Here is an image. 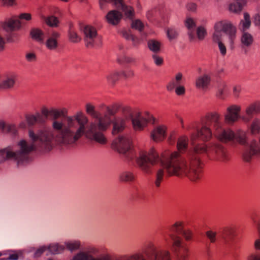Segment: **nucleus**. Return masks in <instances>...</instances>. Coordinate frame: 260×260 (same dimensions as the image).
I'll use <instances>...</instances> for the list:
<instances>
[{
	"label": "nucleus",
	"mask_w": 260,
	"mask_h": 260,
	"mask_svg": "<svg viewBox=\"0 0 260 260\" xmlns=\"http://www.w3.org/2000/svg\"><path fill=\"white\" fill-rule=\"evenodd\" d=\"M67 113L66 109H57L51 108V115L54 120L52 123V129L43 128L40 130L38 134L32 129L28 131V136L32 141L28 144L22 140L18 144L20 150L12 151L10 148L0 150V161L7 159H13L18 164L27 158V154L35 150V142H39L40 147L46 151L51 150L57 144L73 146L83 136L92 141L105 145L108 140L101 131L106 129L110 123V119L107 116L99 119V124L91 123L87 131L86 125L88 123V117L82 111L77 112L73 116H67L63 120L57 119Z\"/></svg>",
	"instance_id": "1"
},
{
	"label": "nucleus",
	"mask_w": 260,
	"mask_h": 260,
	"mask_svg": "<svg viewBox=\"0 0 260 260\" xmlns=\"http://www.w3.org/2000/svg\"><path fill=\"white\" fill-rule=\"evenodd\" d=\"M205 154L210 160L227 162L230 155L227 149L219 142L196 144L188 153L185 160L177 151L165 150L160 157L152 148L148 151H141L137 159V164L145 173H149L151 166L160 162L170 176L187 177L192 182L200 180L203 176V164L199 156Z\"/></svg>",
	"instance_id": "2"
},
{
	"label": "nucleus",
	"mask_w": 260,
	"mask_h": 260,
	"mask_svg": "<svg viewBox=\"0 0 260 260\" xmlns=\"http://www.w3.org/2000/svg\"><path fill=\"white\" fill-rule=\"evenodd\" d=\"M213 135L219 142L233 145H245L248 140L246 132L242 129L234 132L230 128H223L222 124L213 131Z\"/></svg>",
	"instance_id": "3"
},
{
	"label": "nucleus",
	"mask_w": 260,
	"mask_h": 260,
	"mask_svg": "<svg viewBox=\"0 0 260 260\" xmlns=\"http://www.w3.org/2000/svg\"><path fill=\"white\" fill-rule=\"evenodd\" d=\"M120 108V105L115 104L112 105L111 109H108V111L110 115H114ZM121 110L123 114L122 116L116 117L112 121V134L113 135H116L124 130L126 123L129 121L130 116H132V109L129 106H123L121 107Z\"/></svg>",
	"instance_id": "4"
},
{
	"label": "nucleus",
	"mask_w": 260,
	"mask_h": 260,
	"mask_svg": "<svg viewBox=\"0 0 260 260\" xmlns=\"http://www.w3.org/2000/svg\"><path fill=\"white\" fill-rule=\"evenodd\" d=\"M133 129L141 132L147 127L148 124H154L156 122V118L148 111L141 112L139 111L133 112L130 116Z\"/></svg>",
	"instance_id": "5"
},
{
	"label": "nucleus",
	"mask_w": 260,
	"mask_h": 260,
	"mask_svg": "<svg viewBox=\"0 0 260 260\" xmlns=\"http://www.w3.org/2000/svg\"><path fill=\"white\" fill-rule=\"evenodd\" d=\"M171 250L175 255L177 260H188L190 255L189 249L183 243L180 236L171 234Z\"/></svg>",
	"instance_id": "6"
},
{
	"label": "nucleus",
	"mask_w": 260,
	"mask_h": 260,
	"mask_svg": "<svg viewBox=\"0 0 260 260\" xmlns=\"http://www.w3.org/2000/svg\"><path fill=\"white\" fill-rule=\"evenodd\" d=\"M111 147L119 153L131 154V156L129 157L130 159H133L135 155V153L132 149V140L127 136L121 135L118 136L113 141Z\"/></svg>",
	"instance_id": "7"
},
{
	"label": "nucleus",
	"mask_w": 260,
	"mask_h": 260,
	"mask_svg": "<svg viewBox=\"0 0 260 260\" xmlns=\"http://www.w3.org/2000/svg\"><path fill=\"white\" fill-rule=\"evenodd\" d=\"M84 40L87 47L99 46L102 44V38L98 35L96 29L91 26L87 25L83 30Z\"/></svg>",
	"instance_id": "8"
},
{
	"label": "nucleus",
	"mask_w": 260,
	"mask_h": 260,
	"mask_svg": "<svg viewBox=\"0 0 260 260\" xmlns=\"http://www.w3.org/2000/svg\"><path fill=\"white\" fill-rule=\"evenodd\" d=\"M214 30L227 34L231 41V43L233 44L236 38L237 32L236 28L230 22L227 21H220L217 22L214 26Z\"/></svg>",
	"instance_id": "9"
},
{
	"label": "nucleus",
	"mask_w": 260,
	"mask_h": 260,
	"mask_svg": "<svg viewBox=\"0 0 260 260\" xmlns=\"http://www.w3.org/2000/svg\"><path fill=\"white\" fill-rule=\"evenodd\" d=\"M31 15L30 13H22L19 15L18 18L13 17L8 21H6L2 24V27L5 30L12 31L18 29L21 26V23L19 19H24L28 21L31 20Z\"/></svg>",
	"instance_id": "10"
},
{
	"label": "nucleus",
	"mask_w": 260,
	"mask_h": 260,
	"mask_svg": "<svg viewBox=\"0 0 260 260\" xmlns=\"http://www.w3.org/2000/svg\"><path fill=\"white\" fill-rule=\"evenodd\" d=\"M241 107L240 105H232L229 106L224 114V122L229 125L233 124L240 118Z\"/></svg>",
	"instance_id": "11"
},
{
	"label": "nucleus",
	"mask_w": 260,
	"mask_h": 260,
	"mask_svg": "<svg viewBox=\"0 0 260 260\" xmlns=\"http://www.w3.org/2000/svg\"><path fill=\"white\" fill-rule=\"evenodd\" d=\"M213 133L209 126L204 124L200 128L197 129L196 133H192L190 136V140L192 141L199 139L203 142H208L212 138Z\"/></svg>",
	"instance_id": "12"
},
{
	"label": "nucleus",
	"mask_w": 260,
	"mask_h": 260,
	"mask_svg": "<svg viewBox=\"0 0 260 260\" xmlns=\"http://www.w3.org/2000/svg\"><path fill=\"white\" fill-rule=\"evenodd\" d=\"M260 155V147L258 143L252 140L249 145V149L244 151L242 154V158L246 162L250 161L255 157Z\"/></svg>",
	"instance_id": "13"
},
{
	"label": "nucleus",
	"mask_w": 260,
	"mask_h": 260,
	"mask_svg": "<svg viewBox=\"0 0 260 260\" xmlns=\"http://www.w3.org/2000/svg\"><path fill=\"white\" fill-rule=\"evenodd\" d=\"M220 117V114L217 112H209L202 119V123L208 126L212 124L214 131L222 125Z\"/></svg>",
	"instance_id": "14"
},
{
	"label": "nucleus",
	"mask_w": 260,
	"mask_h": 260,
	"mask_svg": "<svg viewBox=\"0 0 260 260\" xmlns=\"http://www.w3.org/2000/svg\"><path fill=\"white\" fill-rule=\"evenodd\" d=\"M60 34L57 31H52L47 33L43 43H44L46 48L49 50H56L59 45V40L60 38Z\"/></svg>",
	"instance_id": "15"
},
{
	"label": "nucleus",
	"mask_w": 260,
	"mask_h": 260,
	"mask_svg": "<svg viewBox=\"0 0 260 260\" xmlns=\"http://www.w3.org/2000/svg\"><path fill=\"white\" fill-rule=\"evenodd\" d=\"M167 126L164 124L158 125L151 131L150 137L155 142L163 141L167 137Z\"/></svg>",
	"instance_id": "16"
},
{
	"label": "nucleus",
	"mask_w": 260,
	"mask_h": 260,
	"mask_svg": "<svg viewBox=\"0 0 260 260\" xmlns=\"http://www.w3.org/2000/svg\"><path fill=\"white\" fill-rule=\"evenodd\" d=\"M260 112V101H255L250 104L245 110V116L241 117L242 120L246 122H249L254 114Z\"/></svg>",
	"instance_id": "17"
},
{
	"label": "nucleus",
	"mask_w": 260,
	"mask_h": 260,
	"mask_svg": "<svg viewBox=\"0 0 260 260\" xmlns=\"http://www.w3.org/2000/svg\"><path fill=\"white\" fill-rule=\"evenodd\" d=\"M85 109H86V112L88 115H90V116H91L92 117H93L94 118H96L98 119V122H92V123H95L97 125L99 124V119L100 118H104L106 116H107L109 117V118L110 119V123H109V125H108V126L107 127V128H106V129L105 130V131H106L108 128V127H109V126L110 125V124L111 123V119L110 115H109L108 114H105L103 116L98 117V114L95 111V107L93 105L90 104V103H87V104H86V105H85ZM91 123V122L90 123V124L88 125H86V131L88 129V127H89V125H90V124ZM86 124H87V123ZM101 132L104 134L103 132H104V131L101 130Z\"/></svg>",
	"instance_id": "18"
},
{
	"label": "nucleus",
	"mask_w": 260,
	"mask_h": 260,
	"mask_svg": "<svg viewBox=\"0 0 260 260\" xmlns=\"http://www.w3.org/2000/svg\"><path fill=\"white\" fill-rule=\"evenodd\" d=\"M158 251L155 244L151 241L146 243L142 249V253L148 258L152 256L155 257L156 253H157Z\"/></svg>",
	"instance_id": "19"
},
{
	"label": "nucleus",
	"mask_w": 260,
	"mask_h": 260,
	"mask_svg": "<svg viewBox=\"0 0 260 260\" xmlns=\"http://www.w3.org/2000/svg\"><path fill=\"white\" fill-rule=\"evenodd\" d=\"M17 80V75L14 73L8 74L5 79L0 84V87L3 89H10L14 86Z\"/></svg>",
	"instance_id": "20"
},
{
	"label": "nucleus",
	"mask_w": 260,
	"mask_h": 260,
	"mask_svg": "<svg viewBox=\"0 0 260 260\" xmlns=\"http://www.w3.org/2000/svg\"><path fill=\"white\" fill-rule=\"evenodd\" d=\"M185 223L183 221L178 220L175 223L172 224L169 229V234H168V237L171 240L170 235L171 234L176 235L179 236L181 234L183 230L184 229Z\"/></svg>",
	"instance_id": "21"
},
{
	"label": "nucleus",
	"mask_w": 260,
	"mask_h": 260,
	"mask_svg": "<svg viewBox=\"0 0 260 260\" xmlns=\"http://www.w3.org/2000/svg\"><path fill=\"white\" fill-rule=\"evenodd\" d=\"M113 2L114 4L117 7H121V9L124 12L125 16L130 19H132L134 16V10L132 7L129 6H125L123 4V0H110Z\"/></svg>",
	"instance_id": "22"
},
{
	"label": "nucleus",
	"mask_w": 260,
	"mask_h": 260,
	"mask_svg": "<svg viewBox=\"0 0 260 260\" xmlns=\"http://www.w3.org/2000/svg\"><path fill=\"white\" fill-rule=\"evenodd\" d=\"M182 78L183 76L181 73H177L175 77L172 79L167 84L166 86L167 90L170 92L174 91V89L183 83Z\"/></svg>",
	"instance_id": "23"
},
{
	"label": "nucleus",
	"mask_w": 260,
	"mask_h": 260,
	"mask_svg": "<svg viewBox=\"0 0 260 260\" xmlns=\"http://www.w3.org/2000/svg\"><path fill=\"white\" fill-rule=\"evenodd\" d=\"M25 118L29 126H33L37 123H42L44 122L42 115L38 112L36 114H27L25 115Z\"/></svg>",
	"instance_id": "24"
},
{
	"label": "nucleus",
	"mask_w": 260,
	"mask_h": 260,
	"mask_svg": "<svg viewBox=\"0 0 260 260\" xmlns=\"http://www.w3.org/2000/svg\"><path fill=\"white\" fill-rule=\"evenodd\" d=\"M122 18V14L116 10H112L108 12L106 15L108 22L112 25L117 24Z\"/></svg>",
	"instance_id": "25"
},
{
	"label": "nucleus",
	"mask_w": 260,
	"mask_h": 260,
	"mask_svg": "<svg viewBox=\"0 0 260 260\" xmlns=\"http://www.w3.org/2000/svg\"><path fill=\"white\" fill-rule=\"evenodd\" d=\"M210 78L208 75H203L197 78L196 82L198 88L206 89L208 88L210 83Z\"/></svg>",
	"instance_id": "26"
},
{
	"label": "nucleus",
	"mask_w": 260,
	"mask_h": 260,
	"mask_svg": "<svg viewBox=\"0 0 260 260\" xmlns=\"http://www.w3.org/2000/svg\"><path fill=\"white\" fill-rule=\"evenodd\" d=\"M188 137L185 136H182L180 137L177 141V148L178 151L181 155V153L184 152L186 151L188 147Z\"/></svg>",
	"instance_id": "27"
},
{
	"label": "nucleus",
	"mask_w": 260,
	"mask_h": 260,
	"mask_svg": "<svg viewBox=\"0 0 260 260\" xmlns=\"http://www.w3.org/2000/svg\"><path fill=\"white\" fill-rule=\"evenodd\" d=\"M47 34L38 28L32 29L30 31L31 38L38 42L43 43Z\"/></svg>",
	"instance_id": "28"
},
{
	"label": "nucleus",
	"mask_w": 260,
	"mask_h": 260,
	"mask_svg": "<svg viewBox=\"0 0 260 260\" xmlns=\"http://www.w3.org/2000/svg\"><path fill=\"white\" fill-rule=\"evenodd\" d=\"M0 130L3 133H11L13 134H16L17 129L14 125L6 124L3 121H0Z\"/></svg>",
	"instance_id": "29"
},
{
	"label": "nucleus",
	"mask_w": 260,
	"mask_h": 260,
	"mask_svg": "<svg viewBox=\"0 0 260 260\" xmlns=\"http://www.w3.org/2000/svg\"><path fill=\"white\" fill-rule=\"evenodd\" d=\"M121 78V73L117 71L112 72L106 77L108 83L112 85L115 84Z\"/></svg>",
	"instance_id": "30"
},
{
	"label": "nucleus",
	"mask_w": 260,
	"mask_h": 260,
	"mask_svg": "<svg viewBox=\"0 0 260 260\" xmlns=\"http://www.w3.org/2000/svg\"><path fill=\"white\" fill-rule=\"evenodd\" d=\"M251 25L250 16L247 13H244V20H242L239 25V29L244 31L248 29Z\"/></svg>",
	"instance_id": "31"
},
{
	"label": "nucleus",
	"mask_w": 260,
	"mask_h": 260,
	"mask_svg": "<svg viewBox=\"0 0 260 260\" xmlns=\"http://www.w3.org/2000/svg\"><path fill=\"white\" fill-rule=\"evenodd\" d=\"M47 250L48 252V253L47 254H56L62 252L64 249V247L58 244H53L47 247Z\"/></svg>",
	"instance_id": "32"
},
{
	"label": "nucleus",
	"mask_w": 260,
	"mask_h": 260,
	"mask_svg": "<svg viewBox=\"0 0 260 260\" xmlns=\"http://www.w3.org/2000/svg\"><path fill=\"white\" fill-rule=\"evenodd\" d=\"M147 45L149 49L154 52H158L161 48V43L155 40H150L147 42Z\"/></svg>",
	"instance_id": "33"
},
{
	"label": "nucleus",
	"mask_w": 260,
	"mask_h": 260,
	"mask_svg": "<svg viewBox=\"0 0 260 260\" xmlns=\"http://www.w3.org/2000/svg\"><path fill=\"white\" fill-rule=\"evenodd\" d=\"M165 176V171L163 169H159L156 172L155 176V180L154 181V185L155 187H159L160 186L161 183L164 181Z\"/></svg>",
	"instance_id": "34"
},
{
	"label": "nucleus",
	"mask_w": 260,
	"mask_h": 260,
	"mask_svg": "<svg viewBox=\"0 0 260 260\" xmlns=\"http://www.w3.org/2000/svg\"><path fill=\"white\" fill-rule=\"evenodd\" d=\"M253 41V37L248 32H244L241 37L242 44L246 46L251 45Z\"/></svg>",
	"instance_id": "35"
},
{
	"label": "nucleus",
	"mask_w": 260,
	"mask_h": 260,
	"mask_svg": "<svg viewBox=\"0 0 260 260\" xmlns=\"http://www.w3.org/2000/svg\"><path fill=\"white\" fill-rule=\"evenodd\" d=\"M250 132L252 134H258L260 132V119L255 118L250 126Z\"/></svg>",
	"instance_id": "36"
},
{
	"label": "nucleus",
	"mask_w": 260,
	"mask_h": 260,
	"mask_svg": "<svg viewBox=\"0 0 260 260\" xmlns=\"http://www.w3.org/2000/svg\"><path fill=\"white\" fill-rule=\"evenodd\" d=\"M181 235L184 240L187 242H191L194 240V234L192 230L190 229H184Z\"/></svg>",
	"instance_id": "37"
},
{
	"label": "nucleus",
	"mask_w": 260,
	"mask_h": 260,
	"mask_svg": "<svg viewBox=\"0 0 260 260\" xmlns=\"http://www.w3.org/2000/svg\"><path fill=\"white\" fill-rule=\"evenodd\" d=\"M246 5V3H241L237 1L236 3L232 4L230 5L229 9L231 11L234 13H240L244 6Z\"/></svg>",
	"instance_id": "38"
},
{
	"label": "nucleus",
	"mask_w": 260,
	"mask_h": 260,
	"mask_svg": "<svg viewBox=\"0 0 260 260\" xmlns=\"http://www.w3.org/2000/svg\"><path fill=\"white\" fill-rule=\"evenodd\" d=\"M69 37L70 40L74 43H77L81 40V37L78 35L76 31L71 28L69 32Z\"/></svg>",
	"instance_id": "39"
},
{
	"label": "nucleus",
	"mask_w": 260,
	"mask_h": 260,
	"mask_svg": "<svg viewBox=\"0 0 260 260\" xmlns=\"http://www.w3.org/2000/svg\"><path fill=\"white\" fill-rule=\"evenodd\" d=\"M205 235L211 243H214L217 240V232L213 230H208L206 232Z\"/></svg>",
	"instance_id": "40"
},
{
	"label": "nucleus",
	"mask_w": 260,
	"mask_h": 260,
	"mask_svg": "<svg viewBox=\"0 0 260 260\" xmlns=\"http://www.w3.org/2000/svg\"><path fill=\"white\" fill-rule=\"evenodd\" d=\"M135 179L134 174L129 172H125L121 174L120 180L122 181H131Z\"/></svg>",
	"instance_id": "41"
},
{
	"label": "nucleus",
	"mask_w": 260,
	"mask_h": 260,
	"mask_svg": "<svg viewBox=\"0 0 260 260\" xmlns=\"http://www.w3.org/2000/svg\"><path fill=\"white\" fill-rule=\"evenodd\" d=\"M235 228L234 226H228L225 227L222 231V234L224 237L233 236L235 233Z\"/></svg>",
	"instance_id": "42"
},
{
	"label": "nucleus",
	"mask_w": 260,
	"mask_h": 260,
	"mask_svg": "<svg viewBox=\"0 0 260 260\" xmlns=\"http://www.w3.org/2000/svg\"><path fill=\"white\" fill-rule=\"evenodd\" d=\"M206 29L203 26H199L197 29V35L200 40H203L207 36Z\"/></svg>",
	"instance_id": "43"
},
{
	"label": "nucleus",
	"mask_w": 260,
	"mask_h": 260,
	"mask_svg": "<svg viewBox=\"0 0 260 260\" xmlns=\"http://www.w3.org/2000/svg\"><path fill=\"white\" fill-rule=\"evenodd\" d=\"M66 246L69 250L74 251L79 248L80 243L79 241L69 242L66 243Z\"/></svg>",
	"instance_id": "44"
},
{
	"label": "nucleus",
	"mask_w": 260,
	"mask_h": 260,
	"mask_svg": "<svg viewBox=\"0 0 260 260\" xmlns=\"http://www.w3.org/2000/svg\"><path fill=\"white\" fill-rule=\"evenodd\" d=\"M46 23L50 26H56L58 23V20L57 17L51 16L46 18Z\"/></svg>",
	"instance_id": "45"
},
{
	"label": "nucleus",
	"mask_w": 260,
	"mask_h": 260,
	"mask_svg": "<svg viewBox=\"0 0 260 260\" xmlns=\"http://www.w3.org/2000/svg\"><path fill=\"white\" fill-rule=\"evenodd\" d=\"M91 258L88 254L81 252L75 256L73 260H90Z\"/></svg>",
	"instance_id": "46"
},
{
	"label": "nucleus",
	"mask_w": 260,
	"mask_h": 260,
	"mask_svg": "<svg viewBox=\"0 0 260 260\" xmlns=\"http://www.w3.org/2000/svg\"><path fill=\"white\" fill-rule=\"evenodd\" d=\"M123 36L127 40H131L135 45L139 43V40L137 37L127 32H124Z\"/></svg>",
	"instance_id": "47"
},
{
	"label": "nucleus",
	"mask_w": 260,
	"mask_h": 260,
	"mask_svg": "<svg viewBox=\"0 0 260 260\" xmlns=\"http://www.w3.org/2000/svg\"><path fill=\"white\" fill-rule=\"evenodd\" d=\"M144 27L143 23L139 20L133 21L132 23V27L141 31Z\"/></svg>",
	"instance_id": "48"
},
{
	"label": "nucleus",
	"mask_w": 260,
	"mask_h": 260,
	"mask_svg": "<svg viewBox=\"0 0 260 260\" xmlns=\"http://www.w3.org/2000/svg\"><path fill=\"white\" fill-rule=\"evenodd\" d=\"M247 260H260V252L256 251L250 253L247 257Z\"/></svg>",
	"instance_id": "49"
},
{
	"label": "nucleus",
	"mask_w": 260,
	"mask_h": 260,
	"mask_svg": "<svg viewBox=\"0 0 260 260\" xmlns=\"http://www.w3.org/2000/svg\"><path fill=\"white\" fill-rule=\"evenodd\" d=\"M222 37V32L214 30L212 36L213 41L217 43L221 42V38Z\"/></svg>",
	"instance_id": "50"
},
{
	"label": "nucleus",
	"mask_w": 260,
	"mask_h": 260,
	"mask_svg": "<svg viewBox=\"0 0 260 260\" xmlns=\"http://www.w3.org/2000/svg\"><path fill=\"white\" fill-rule=\"evenodd\" d=\"M174 90L175 93L178 96L184 95L185 93V88L183 84L177 87Z\"/></svg>",
	"instance_id": "51"
},
{
	"label": "nucleus",
	"mask_w": 260,
	"mask_h": 260,
	"mask_svg": "<svg viewBox=\"0 0 260 260\" xmlns=\"http://www.w3.org/2000/svg\"><path fill=\"white\" fill-rule=\"evenodd\" d=\"M185 25L188 29L190 30L196 26V22L192 18H188L185 21Z\"/></svg>",
	"instance_id": "52"
},
{
	"label": "nucleus",
	"mask_w": 260,
	"mask_h": 260,
	"mask_svg": "<svg viewBox=\"0 0 260 260\" xmlns=\"http://www.w3.org/2000/svg\"><path fill=\"white\" fill-rule=\"evenodd\" d=\"M152 58L156 65L160 66L164 62V59L161 56L156 54H154L152 55Z\"/></svg>",
	"instance_id": "53"
},
{
	"label": "nucleus",
	"mask_w": 260,
	"mask_h": 260,
	"mask_svg": "<svg viewBox=\"0 0 260 260\" xmlns=\"http://www.w3.org/2000/svg\"><path fill=\"white\" fill-rule=\"evenodd\" d=\"M121 75V78H130L134 76V73L131 70L127 69L123 72H120Z\"/></svg>",
	"instance_id": "54"
},
{
	"label": "nucleus",
	"mask_w": 260,
	"mask_h": 260,
	"mask_svg": "<svg viewBox=\"0 0 260 260\" xmlns=\"http://www.w3.org/2000/svg\"><path fill=\"white\" fill-rule=\"evenodd\" d=\"M41 113L45 118H47L51 115V109H49L46 107L43 106L41 109Z\"/></svg>",
	"instance_id": "55"
},
{
	"label": "nucleus",
	"mask_w": 260,
	"mask_h": 260,
	"mask_svg": "<svg viewBox=\"0 0 260 260\" xmlns=\"http://www.w3.org/2000/svg\"><path fill=\"white\" fill-rule=\"evenodd\" d=\"M167 35L170 40H172L177 37V33L174 29H169L167 31Z\"/></svg>",
	"instance_id": "56"
},
{
	"label": "nucleus",
	"mask_w": 260,
	"mask_h": 260,
	"mask_svg": "<svg viewBox=\"0 0 260 260\" xmlns=\"http://www.w3.org/2000/svg\"><path fill=\"white\" fill-rule=\"evenodd\" d=\"M259 238L256 239L254 242V248L256 250H260V225L258 226Z\"/></svg>",
	"instance_id": "57"
},
{
	"label": "nucleus",
	"mask_w": 260,
	"mask_h": 260,
	"mask_svg": "<svg viewBox=\"0 0 260 260\" xmlns=\"http://www.w3.org/2000/svg\"><path fill=\"white\" fill-rule=\"evenodd\" d=\"M26 59L28 61H34L36 60V55L34 53H28L26 54Z\"/></svg>",
	"instance_id": "58"
},
{
	"label": "nucleus",
	"mask_w": 260,
	"mask_h": 260,
	"mask_svg": "<svg viewBox=\"0 0 260 260\" xmlns=\"http://www.w3.org/2000/svg\"><path fill=\"white\" fill-rule=\"evenodd\" d=\"M218 45L220 53L223 56H224L226 53V49L225 45L222 42L218 43Z\"/></svg>",
	"instance_id": "59"
},
{
	"label": "nucleus",
	"mask_w": 260,
	"mask_h": 260,
	"mask_svg": "<svg viewBox=\"0 0 260 260\" xmlns=\"http://www.w3.org/2000/svg\"><path fill=\"white\" fill-rule=\"evenodd\" d=\"M241 88L239 85H235L233 87V94L235 97H238L241 92Z\"/></svg>",
	"instance_id": "60"
},
{
	"label": "nucleus",
	"mask_w": 260,
	"mask_h": 260,
	"mask_svg": "<svg viewBox=\"0 0 260 260\" xmlns=\"http://www.w3.org/2000/svg\"><path fill=\"white\" fill-rule=\"evenodd\" d=\"M46 246H42L38 248L36 251L35 255L36 256H40L44 252L47 250Z\"/></svg>",
	"instance_id": "61"
},
{
	"label": "nucleus",
	"mask_w": 260,
	"mask_h": 260,
	"mask_svg": "<svg viewBox=\"0 0 260 260\" xmlns=\"http://www.w3.org/2000/svg\"><path fill=\"white\" fill-rule=\"evenodd\" d=\"M176 136V133L175 131L172 132L168 138V141L170 143H173L175 142V140Z\"/></svg>",
	"instance_id": "62"
},
{
	"label": "nucleus",
	"mask_w": 260,
	"mask_h": 260,
	"mask_svg": "<svg viewBox=\"0 0 260 260\" xmlns=\"http://www.w3.org/2000/svg\"><path fill=\"white\" fill-rule=\"evenodd\" d=\"M4 6H11L15 4L14 0H2Z\"/></svg>",
	"instance_id": "63"
},
{
	"label": "nucleus",
	"mask_w": 260,
	"mask_h": 260,
	"mask_svg": "<svg viewBox=\"0 0 260 260\" xmlns=\"http://www.w3.org/2000/svg\"><path fill=\"white\" fill-rule=\"evenodd\" d=\"M228 86L225 84H223L219 89V92L221 95L226 93L228 92Z\"/></svg>",
	"instance_id": "64"
}]
</instances>
